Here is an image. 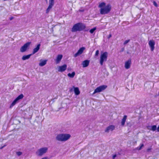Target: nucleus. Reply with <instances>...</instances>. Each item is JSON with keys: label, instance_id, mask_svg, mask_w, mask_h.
<instances>
[{"label": "nucleus", "instance_id": "nucleus-1", "mask_svg": "<svg viewBox=\"0 0 159 159\" xmlns=\"http://www.w3.org/2000/svg\"><path fill=\"white\" fill-rule=\"evenodd\" d=\"M89 29V27H86L85 25L82 23L79 22L74 25L71 29L72 32H76L78 31H83L84 32H87Z\"/></svg>", "mask_w": 159, "mask_h": 159}, {"label": "nucleus", "instance_id": "nucleus-2", "mask_svg": "<svg viewBox=\"0 0 159 159\" xmlns=\"http://www.w3.org/2000/svg\"><path fill=\"white\" fill-rule=\"evenodd\" d=\"M98 7L100 8V13L101 15L108 14L111 9V6L110 4L106 5V3L104 2L99 3Z\"/></svg>", "mask_w": 159, "mask_h": 159}, {"label": "nucleus", "instance_id": "nucleus-3", "mask_svg": "<svg viewBox=\"0 0 159 159\" xmlns=\"http://www.w3.org/2000/svg\"><path fill=\"white\" fill-rule=\"evenodd\" d=\"M70 137L69 134H61L58 135L56 137V139L59 141H65L68 139Z\"/></svg>", "mask_w": 159, "mask_h": 159}, {"label": "nucleus", "instance_id": "nucleus-4", "mask_svg": "<svg viewBox=\"0 0 159 159\" xmlns=\"http://www.w3.org/2000/svg\"><path fill=\"white\" fill-rule=\"evenodd\" d=\"M108 56V53L107 52H105L101 54L100 63L101 66L103 64L104 61H106Z\"/></svg>", "mask_w": 159, "mask_h": 159}, {"label": "nucleus", "instance_id": "nucleus-5", "mask_svg": "<svg viewBox=\"0 0 159 159\" xmlns=\"http://www.w3.org/2000/svg\"><path fill=\"white\" fill-rule=\"evenodd\" d=\"M107 86L106 85H102L97 88L93 93L94 94L97 93H99L102 91L106 89Z\"/></svg>", "mask_w": 159, "mask_h": 159}, {"label": "nucleus", "instance_id": "nucleus-6", "mask_svg": "<svg viewBox=\"0 0 159 159\" xmlns=\"http://www.w3.org/2000/svg\"><path fill=\"white\" fill-rule=\"evenodd\" d=\"M55 0H49V6L46 10V13L48 14L49 13L50 10L52 8L54 5Z\"/></svg>", "mask_w": 159, "mask_h": 159}, {"label": "nucleus", "instance_id": "nucleus-7", "mask_svg": "<svg viewBox=\"0 0 159 159\" xmlns=\"http://www.w3.org/2000/svg\"><path fill=\"white\" fill-rule=\"evenodd\" d=\"M31 42H28L25 43L20 48V50H28L30 46Z\"/></svg>", "mask_w": 159, "mask_h": 159}, {"label": "nucleus", "instance_id": "nucleus-8", "mask_svg": "<svg viewBox=\"0 0 159 159\" xmlns=\"http://www.w3.org/2000/svg\"><path fill=\"white\" fill-rule=\"evenodd\" d=\"M48 150L47 148H42L38 150V155L41 156L43 154L46 153Z\"/></svg>", "mask_w": 159, "mask_h": 159}, {"label": "nucleus", "instance_id": "nucleus-9", "mask_svg": "<svg viewBox=\"0 0 159 159\" xmlns=\"http://www.w3.org/2000/svg\"><path fill=\"white\" fill-rule=\"evenodd\" d=\"M67 65L64 64L62 66H60L58 67V70L59 72H62L65 71L67 68Z\"/></svg>", "mask_w": 159, "mask_h": 159}, {"label": "nucleus", "instance_id": "nucleus-10", "mask_svg": "<svg viewBox=\"0 0 159 159\" xmlns=\"http://www.w3.org/2000/svg\"><path fill=\"white\" fill-rule=\"evenodd\" d=\"M38 51V50H33V52L32 53L27 55L23 56L22 57V59L23 60H26L29 59L30 58V57L31 55H32V54H34L36 52H37V51Z\"/></svg>", "mask_w": 159, "mask_h": 159}, {"label": "nucleus", "instance_id": "nucleus-11", "mask_svg": "<svg viewBox=\"0 0 159 159\" xmlns=\"http://www.w3.org/2000/svg\"><path fill=\"white\" fill-rule=\"evenodd\" d=\"M148 44L151 50H154L155 48V42L153 40H151L148 43Z\"/></svg>", "mask_w": 159, "mask_h": 159}, {"label": "nucleus", "instance_id": "nucleus-12", "mask_svg": "<svg viewBox=\"0 0 159 159\" xmlns=\"http://www.w3.org/2000/svg\"><path fill=\"white\" fill-rule=\"evenodd\" d=\"M131 63V59H129L128 61H125V68L127 69H129L130 68Z\"/></svg>", "mask_w": 159, "mask_h": 159}, {"label": "nucleus", "instance_id": "nucleus-13", "mask_svg": "<svg viewBox=\"0 0 159 159\" xmlns=\"http://www.w3.org/2000/svg\"><path fill=\"white\" fill-rule=\"evenodd\" d=\"M115 128V127L113 125H110L107 127L106 130H105V132H108L109 130H111V131H113L114 129Z\"/></svg>", "mask_w": 159, "mask_h": 159}, {"label": "nucleus", "instance_id": "nucleus-14", "mask_svg": "<svg viewBox=\"0 0 159 159\" xmlns=\"http://www.w3.org/2000/svg\"><path fill=\"white\" fill-rule=\"evenodd\" d=\"M63 56L61 54H59L57 56V58L56 59V61L57 64L60 63L61 60L62 59Z\"/></svg>", "mask_w": 159, "mask_h": 159}, {"label": "nucleus", "instance_id": "nucleus-15", "mask_svg": "<svg viewBox=\"0 0 159 159\" xmlns=\"http://www.w3.org/2000/svg\"><path fill=\"white\" fill-rule=\"evenodd\" d=\"M89 63V61L88 60H85L82 63V65L83 67H85L88 66Z\"/></svg>", "mask_w": 159, "mask_h": 159}, {"label": "nucleus", "instance_id": "nucleus-16", "mask_svg": "<svg viewBox=\"0 0 159 159\" xmlns=\"http://www.w3.org/2000/svg\"><path fill=\"white\" fill-rule=\"evenodd\" d=\"M127 116L125 115L123 117L121 121V125L122 126H123L124 125L126 120L127 119Z\"/></svg>", "mask_w": 159, "mask_h": 159}, {"label": "nucleus", "instance_id": "nucleus-17", "mask_svg": "<svg viewBox=\"0 0 159 159\" xmlns=\"http://www.w3.org/2000/svg\"><path fill=\"white\" fill-rule=\"evenodd\" d=\"M74 92L75 95H78L80 93V91L79 90L78 88L76 87L74 88Z\"/></svg>", "mask_w": 159, "mask_h": 159}, {"label": "nucleus", "instance_id": "nucleus-18", "mask_svg": "<svg viewBox=\"0 0 159 159\" xmlns=\"http://www.w3.org/2000/svg\"><path fill=\"white\" fill-rule=\"evenodd\" d=\"M47 61L46 60H42L40 61L39 63V65L42 66L45 65L47 63Z\"/></svg>", "mask_w": 159, "mask_h": 159}, {"label": "nucleus", "instance_id": "nucleus-19", "mask_svg": "<svg viewBox=\"0 0 159 159\" xmlns=\"http://www.w3.org/2000/svg\"><path fill=\"white\" fill-rule=\"evenodd\" d=\"M84 50H78V51L74 55V57H76L78 56L81 54L83 52Z\"/></svg>", "mask_w": 159, "mask_h": 159}, {"label": "nucleus", "instance_id": "nucleus-20", "mask_svg": "<svg viewBox=\"0 0 159 159\" xmlns=\"http://www.w3.org/2000/svg\"><path fill=\"white\" fill-rule=\"evenodd\" d=\"M75 75V73L74 71L71 74L69 73L67 75L68 77L73 78L74 77Z\"/></svg>", "mask_w": 159, "mask_h": 159}, {"label": "nucleus", "instance_id": "nucleus-21", "mask_svg": "<svg viewBox=\"0 0 159 159\" xmlns=\"http://www.w3.org/2000/svg\"><path fill=\"white\" fill-rule=\"evenodd\" d=\"M17 100L15 99L12 102L11 105H10V108H11L12 107L14 106L17 102Z\"/></svg>", "mask_w": 159, "mask_h": 159}, {"label": "nucleus", "instance_id": "nucleus-22", "mask_svg": "<svg viewBox=\"0 0 159 159\" xmlns=\"http://www.w3.org/2000/svg\"><path fill=\"white\" fill-rule=\"evenodd\" d=\"M150 127V126H148L147 128H148V129H150L151 130H152V131H155L156 130V129H157V126L156 125H154L152 126L151 127V129H150L148 128V127Z\"/></svg>", "mask_w": 159, "mask_h": 159}, {"label": "nucleus", "instance_id": "nucleus-23", "mask_svg": "<svg viewBox=\"0 0 159 159\" xmlns=\"http://www.w3.org/2000/svg\"><path fill=\"white\" fill-rule=\"evenodd\" d=\"M24 97V95L22 94H21L18 96L16 99L18 101L19 100L22 99Z\"/></svg>", "mask_w": 159, "mask_h": 159}, {"label": "nucleus", "instance_id": "nucleus-24", "mask_svg": "<svg viewBox=\"0 0 159 159\" xmlns=\"http://www.w3.org/2000/svg\"><path fill=\"white\" fill-rule=\"evenodd\" d=\"M96 29L97 28L96 27H94L89 30V32L91 34H93L95 31L96 30Z\"/></svg>", "mask_w": 159, "mask_h": 159}, {"label": "nucleus", "instance_id": "nucleus-25", "mask_svg": "<svg viewBox=\"0 0 159 159\" xmlns=\"http://www.w3.org/2000/svg\"><path fill=\"white\" fill-rule=\"evenodd\" d=\"M41 44L40 43L38 44L36 46L35 48L33 50H39L40 48Z\"/></svg>", "mask_w": 159, "mask_h": 159}, {"label": "nucleus", "instance_id": "nucleus-26", "mask_svg": "<svg viewBox=\"0 0 159 159\" xmlns=\"http://www.w3.org/2000/svg\"><path fill=\"white\" fill-rule=\"evenodd\" d=\"M143 146H144L143 144H142L140 145L139 147H138L137 148V149L138 150H140L142 149V148L143 147Z\"/></svg>", "mask_w": 159, "mask_h": 159}, {"label": "nucleus", "instance_id": "nucleus-27", "mask_svg": "<svg viewBox=\"0 0 159 159\" xmlns=\"http://www.w3.org/2000/svg\"><path fill=\"white\" fill-rule=\"evenodd\" d=\"M130 41V39H128L127 40H125L124 42V45H125L127 43H128Z\"/></svg>", "mask_w": 159, "mask_h": 159}, {"label": "nucleus", "instance_id": "nucleus-28", "mask_svg": "<svg viewBox=\"0 0 159 159\" xmlns=\"http://www.w3.org/2000/svg\"><path fill=\"white\" fill-rule=\"evenodd\" d=\"M153 4L156 7H158V5H157V3L156 2V1H153Z\"/></svg>", "mask_w": 159, "mask_h": 159}, {"label": "nucleus", "instance_id": "nucleus-29", "mask_svg": "<svg viewBox=\"0 0 159 159\" xmlns=\"http://www.w3.org/2000/svg\"><path fill=\"white\" fill-rule=\"evenodd\" d=\"M22 154V153L20 152H16V154L18 156H20Z\"/></svg>", "mask_w": 159, "mask_h": 159}, {"label": "nucleus", "instance_id": "nucleus-30", "mask_svg": "<svg viewBox=\"0 0 159 159\" xmlns=\"http://www.w3.org/2000/svg\"><path fill=\"white\" fill-rule=\"evenodd\" d=\"M85 47H82L79 48V50H85Z\"/></svg>", "mask_w": 159, "mask_h": 159}, {"label": "nucleus", "instance_id": "nucleus-31", "mask_svg": "<svg viewBox=\"0 0 159 159\" xmlns=\"http://www.w3.org/2000/svg\"><path fill=\"white\" fill-rule=\"evenodd\" d=\"M111 37V34H110L108 36L107 38L108 39H109Z\"/></svg>", "mask_w": 159, "mask_h": 159}, {"label": "nucleus", "instance_id": "nucleus-32", "mask_svg": "<svg viewBox=\"0 0 159 159\" xmlns=\"http://www.w3.org/2000/svg\"><path fill=\"white\" fill-rule=\"evenodd\" d=\"M99 53V50H96L95 53V55L97 56Z\"/></svg>", "mask_w": 159, "mask_h": 159}, {"label": "nucleus", "instance_id": "nucleus-33", "mask_svg": "<svg viewBox=\"0 0 159 159\" xmlns=\"http://www.w3.org/2000/svg\"><path fill=\"white\" fill-rule=\"evenodd\" d=\"M116 154L114 155L113 156V159H114L116 157Z\"/></svg>", "mask_w": 159, "mask_h": 159}, {"label": "nucleus", "instance_id": "nucleus-34", "mask_svg": "<svg viewBox=\"0 0 159 159\" xmlns=\"http://www.w3.org/2000/svg\"><path fill=\"white\" fill-rule=\"evenodd\" d=\"M13 17H11L9 18V19L10 20H11L13 19Z\"/></svg>", "mask_w": 159, "mask_h": 159}, {"label": "nucleus", "instance_id": "nucleus-35", "mask_svg": "<svg viewBox=\"0 0 159 159\" xmlns=\"http://www.w3.org/2000/svg\"><path fill=\"white\" fill-rule=\"evenodd\" d=\"M157 131L159 132V125L157 129Z\"/></svg>", "mask_w": 159, "mask_h": 159}, {"label": "nucleus", "instance_id": "nucleus-36", "mask_svg": "<svg viewBox=\"0 0 159 159\" xmlns=\"http://www.w3.org/2000/svg\"><path fill=\"white\" fill-rule=\"evenodd\" d=\"M5 146L4 145L2 147H1V148H0V149H2L3 148H4Z\"/></svg>", "mask_w": 159, "mask_h": 159}, {"label": "nucleus", "instance_id": "nucleus-37", "mask_svg": "<svg viewBox=\"0 0 159 159\" xmlns=\"http://www.w3.org/2000/svg\"><path fill=\"white\" fill-rule=\"evenodd\" d=\"M26 50H20L21 52H24Z\"/></svg>", "mask_w": 159, "mask_h": 159}, {"label": "nucleus", "instance_id": "nucleus-38", "mask_svg": "<svg viewBox=\"0 0 159 159\" xmlns=\"http://www.w3.org/2000/svg\"><path fill=\"white\" fill-rule=\"evenodd\" d=\"M80 11L81 12H83L84 11V10H80Z\"/></svg>", "mask_w": 159, "mask_h": 159}, {"label": "nucleus", "instance_id": "nucleus-39", "mask_svg": "<svg viewBox=\"0 0 159 159\" xmlns=\"http://www.w3.org/2000/svg\"><path fill=\"white\" fill-rule=\"evenodd\" d=\"M150 149H148L147 150L148 151H149L150 150Z\"/></svg>", "mask_w": 159, "mask_h": 159}, {"label": "nucleus", "instance_id": "nucleus-40", "mask_svg": "<svg viewBox=\"0 0 159 159\" xmlns=\"http://www.w3.org/2000/svg\"><path fill=\"white\" fill-rule=\"evenodd\" d=\"M124 48H122L121 49V50H124Z\"/></svg>", "mask_w": 159, "mask_h": 159}, {"label": "nucleus", "instance_id": "nucleus-41", "mask_svg": "<svg viewBox=\"0 0 159 159\" xmlns=\"http://www.w3.org/2000/svg\"><path fill=\"white\" fill-rule=\"evenodd\" d=\"M45 0L47 2H48V0Z\"/></svg>", "mask_w": 159, "mask_h": 159}]
</instances>
